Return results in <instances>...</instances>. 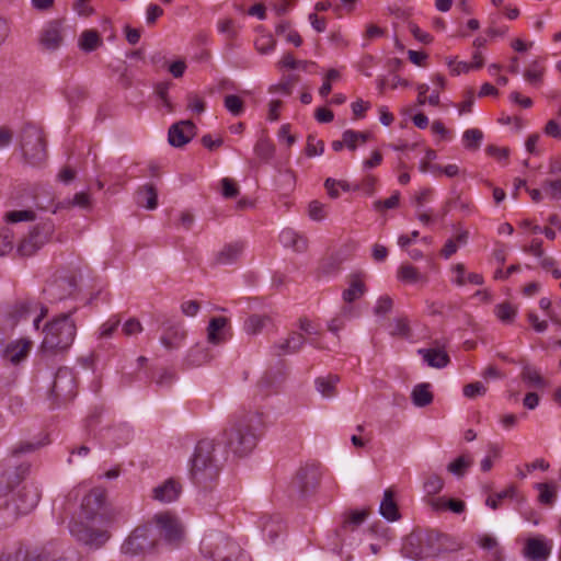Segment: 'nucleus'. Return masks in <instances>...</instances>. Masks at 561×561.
<instances>
[{"instance_id":"f257e3e1","label":"nucleus","mask_w":561,"mask_h":561,"mask_svg":"<svg viewBox=\"0 0 561 561\" xmlns=\"http://www.w3.org/2000/svg\"><path fill=\"white\" fill-rule=\"evenodd\" d=\"M263 419L257 412L237 416L222 434V443L228 451L244 457L255 448L263 430Z\"/></svg>"},{"instance_id":"f03ea898","label":"nucleus","mask_w":561,"mask_h":561,"mask_svg":"<svg viewBox=\"0 0 561 561\" xmlns=\"http://www.w3.org/2000/svg\"><path fill=\"white\" fill-rule=\"evenodd\" d=\"M76 310L60 313L43 328L42 350L53 354L67 352L77 335V324L72 318Z\"/></svg>"},{"instance_id":"7ed1b4c3","label":"nucleus","mask_w":561,"mask_h":561,"mask_svg":"<svg viewBox=\"0 0 561 561\" xmlns=\"http://www.w3.org/2000/svg\"><path fill=\"white\" fill-rule=\"evenodd\" d=\"M448 537L435 530H417L405 537L402 554L413 560H421L438 554L447 549Z\"/></svg>"},{"instance_id":"20e7f679","label":"nucleus","mask_w":561,"mask_h":561,"mask_svg":"<svg viewBox=\"0 0 561 561\" xmlns=\"http://www.w3.org/2000/svg\"><path fill=\"white\" fill-rule=\"evenodd\" d=\"M215 443L210 439H202L197 443L194 456L191 460L190 474L192 481L206 488L219 474V466L214 457Z\"/></svg>"},{"instance_id":"39448f33","label":"nucleus","mask_w":561,"mask_h":561,"mask_svg":"<svg viewBox=\"0 0 561 561\" xmlns=\"http://www.w3.org/2000/svg\"><path fill=\"white\" fill-rule=\"evenodd\" d=\"M41 493L33 484H24L12 495L11 500L0 510V518L8 517V520L0 522V526L8 527L20 515H26L38 504Z\"/></svg>"},{"instance_id":"423d86ee","label":"nucleus","mask_w":561,"mask_h":561,"mask_svg":"<svg viewBox=\"0 0 561 561\" xmlns=\"http://www.w3.org/2000/svg\"><path fill=\"white\" fill-rule=\"evenodd\" d=\"M201 550L213 561H231L232 558L244 557L240 546L220 533L205 536L201 542Z\"/></svg>"},{"instance_id":"0eeeda50","label":"nucleus","mask_w":561,"mask_h":561,"mask_svg":"<svg viewBox=\"0 0 561 561\" xmlns=\"http://www.w3.org/2000/svg\"><path fill=\"white\" fill-rule=\"evenodd\" d=\"M21 147L28 163L36 165L46 159V145L43 133L33 125H26L22 130Z\"/></svg>"},{"instance_id":"6e6552de","label":"nucleus","mask_w":561,"mask_h":561,"mask_svg":"<svg viewBox=\"0 0 561 561\" xmlns=\"http://www.w3.org/2000/svg\"><path fill=\"white\" fill-rule=\"evenodd\" d=\"M153 533L151 526L137 527L122 545V551L131 557L152 551L158 545Z\"/></svg>"},{"instance_id":"1a4fd4ad","label":"nucleus","mask_w":561,"mask_h":561,"mask_svg":"<svg viewBox=\"0 0 561 561\" xmlns=\"http://www.w3.org/2000/svg\"><path fill=\"white\" fill-rule=\"evenodd\" d=\"M77 382L73 371L67 367L59 368L50 389L51 407L72 400L76 396Z\"/></svg>"},{"instance_id":"9d476101","label":"nucleus","mask_w":561,"mask_h":561,"mask_svg":"<svg viewBox=\"0 0 561 561\" xmlns=\"http://www.w3.org/2000/svg\"><path fill=\"white\" fill-rule=\"evenodd\" d=\"M23 556L24 561H77L76 551L61 549L57 541H48L42 547H35Z\"/></svg>"},{"instance_id":"9b49d317","label":"nucleus","mask_w":561,"mask_h":561,"mask_svg":"<svg viewBox=\"0 0 561 561\" xmlns=\"http://www.w3.org/2000/svg\"><path fill=\"white\" fill-rule=\"evenodd\" d=\"M320 476L319 463H306L299 468L291 482L293 492L300 496L308 495L317 488Z\"/></svg>"},{"instance_id":"f8f14e48","label":"nucleus","mask_w":561,"mask_h":561,"mask_svg":"<svg viewBox=\"0 0 561 561\" xmlns=\"http://www.w3.org/2000/svg\"><path fill=\"white\" fill-rule=\"evenodd\" d=\"M39 310V313L34 318L33 325L36 330L39 329L41 321L46 317L48 309L32 298H23L18 300L9 312V317L14 323L26 320L31 313Z\"/></svg>"},{"instance_id":"ddd939ff","label":"nucleus","mask_w":561,"mask_h":561,"mask_svg":"<svg viewBox=\"0 0 561 561\" xmlns=\"http://www.w3.org/2000/svg\"><path fill=\"white\" fill-rule=\"evenodd\" d=\"M159 535L169 545H178L183 537V528L176 516L170 513H161L154 517Z\"/></svg>"},{"instance_id":"4468645a","label":"nucleus","mask_w":561,"mask_h":561,"mask_svg":"<svg viewBox=\"0 0 561 561\" xmlns=\"http://www.w3.org/2000/svg\"><path fill=\"white\" fill-rule=\"evenodd\" d=\"M186 339V330L180 321L167 320L163 322V332L160 343L168 351L179 350Z\"/></svg>"},{"instance_id":"2eb2a0df","label":"nucleus","mask_w":561,"mask_h":561,"mask_svg":"<svg viewBox=\"0 0 561 561\" xmlns=\"http://www.w3.org/2000/svg\"><path fill=\"white\" fill-rule=\"evenodd\" d=\"M65 26L61 21H49L42 30L39 35V44L46 50L58 49L64 42Z\"/></svg>"},{"instance_id":"dca6fc26","label":"nucleus","mask_w":561,"mask_h":561,"mask_svg":"<svg viewBox=\"0 0 561 561\" xmlns=\"http://www.w3.org/2000/svg\"><path fill=\"white\" fill-rule=\"evenodd\" d=\"M195 135V125L191 121H181L171 125L168 133V140L172 147L185 146Z\"/></svg>"},{"instance_id":"f3484780","label":"nucleus","mask_w":561,"mask_h":561,"mask_svg":"<svg viewBox=\"0 0 561 561\" xmlns=\"http://www.w3.org/2000/svg\"><path fill=\"white\" fill-rule=\"evenodd\" d=\"M104 504V494L100 490H92L81 502L80 517L85 522H93L100 514Z\"/></svg>"},{"instance_id":"a211bd4d","label":"nucleus","mask_w":561,"mask_h":561,"mask_svg":"<svg viewBox=\"0 0 561 561\" xmlns=\"http://www.w3.org/2000/svg\"><path fill=\"white\" fill-rule=\"evenodd\" d=\"M229 320L226 317H214L207 327V341L218 345L228 341L230 336Z\"/></svg>"},{"instance_id":"6ab92c4d","label":"nucleus","mask_w":561,"mask_h":561,"mask_svg":"<svg viewBox=\"0 0 561 561\" xmlns=\"http://www.w3.org/2000/svg\"><path fill=\"white\" fill-rule=\"evenodd\" d=\"M182 492L181 484L170 478L152 490V497L161 503H171L179 499Z\"/></svg>"},{"instance_id":"aec40b11","label":"nucleus","mask_w":561,"mask_h":561,"mask_svg":"<svg viewBox=\"0 0 561 561\" xmlns=\"http://www.w3.org/2000/svg\"><path fill=\"white\" fill-rule=\"evenodd\" d=\"M31 347L32 342L27 339L11 342L7 345L3 357L11 364L18 365L27 357Z\"/></svg>"},{"instance_id":"412c9836","label":"nucleus","mask_w":561,"mask_h":561,"mask_svg":"<svg viewBox=\"0 0 561 561\" xmlns=\"http://www.w3.org/2000/svg\"><path fill=\"white\" fill-rule=\"evenodd\" d=\"M417 354L430 367L437 369L446 367L450 362L449 355L439 347L419 348Z\"/></svg>"},{"instance_id":"4be33fe9","label":"nucleus","mask_w":561,"mask_h":561,"mask_svg":"<svg viewBox=\"0 0 561 561\" xmlns=\"http://www.w3.org/2000/svg\"><path fill=\"white\" fill-rule=\"evenodd\" d=\"M306 343L302 334L294 332L283 342L273 345V354L275 356H284L297 353Z\"/></svg>"},{"instance_id":"5701e85b","label":"nucleus","mask_w":561,"mask_h":561,"mask_svg":"<svg viewBox=\"0 0 561 561\" xmlns=\"http://www.w3.org/2000/svg\"><path fill=\"white\" fill-rule=\"evenodd\" d=\"M524 551L530 561H545L550 554L551 547L542 538H530Z\"/></svg>"},{"instance_id":"b1692460","label":"nucleus","mask_w":561,"mask_h":561,"mask_svg":"<svg viewBox=\"0 0 561 561\" xmlns=\"http://www.w3.org/2000/svg\"><path fill=\"white\" fill-rule=\"evenodd\" d=\"M244 249V243L236 241L226 244L216 255L215 262L219 265H231L238 261Z\"/></svg>"},{"instance_id":"393cba45","label":"nucleus","mask_w":561,"mask_h":561,"mask_svg":"<svg viewBox=\"0 0 561 561\" xmlns=\"http://www.w3.org/2000/svg\"><path fill=\"white\" fill-rule=\"evenodd\" d=\"M520 378L529 388L545 389L548 387V381L541 376L539 369L530 364L523 365Z\"/></svg>"},{"instance_id":"a878e982","label":"nucleus","mask_w":561,"mask_h":561,"mask_svg":"<svg viewBox=\"0 0 561 561\" xmlns=\"http://www.w3.org/2000/svg\"><path fill=\"white\" fill-rule=\"evenodd\" d=\"M279 242L297 252H304L307 249V240L291 228H285L280 231Z\"/></svg>"},{"instance_id":"bb28decb","label":"nucleus","mask_w":561,"mask_h":561,"mask_svg":"<svg viewBox=\"0 0 561 561\" xmlns=\"http://www.w3.org/2000/svg\"><path fill=\"white\" fill-rule=\"evenodd\" d=\"M69 530L73 537L87 545L94 543L102 535L90 528L82 520L70 523Z\"/></svg>"},{"instance_id":"cd10ccee","label":"nucleus","mask_w":561,"mask_h":561,"mask_svg":"<svg viewBox=\"0 0 561 561\" xmlns=\"http://www.w3.org/2000/svg\"><path fill=\"white\" fill-rule=\"evenodd\" d=\"M54 231L55 225L50 219H48L35 225L30 231V234L34 238L35 245H39L42 248L50 240Z\"/></svg>"},{"instance_id":"c85d7f7f","label":"nucleus","mask_w":561,"mask_h":561,"mask_svg":"<svg viewBox=\"0 0 561 561\" xmlns=\"http://www.w3.org/2000/svg\"><path fill=\"white\" fill-rule=\"evenodd\" d=\"M379 512L382 517L389 522H394L400 518L399 508L394 501V494L389 489L383 493V499L380 503Z\"/></svg>"},{"instance_id":"c756f323","label":"nucleus","mask_w":561,"mask_h":561,"mask_svg":"<svg viewBox=\"0 0 561 561\" xmlns=\"http://www.w3.org/2000/svg\"><path fill=\"white\" fill-rule=\"evenodd\" d=\"M477 545L491 553L493 561L502 560V549L497 539L489 534H481L477 536Z\"/></svg>"},{"instance_id":"7c9ffc66","label":"nucleus","mask_w":561,"mask_h":561,"mask_svg":"<svg viewBox=\"0 0 561 561\" xmlns=\"http://www.w3.org/2000/svg\"><path fill=\"white\" fill-rule=\"evenodd\" d=\"M131 436V432L127 425H119L115 428H104L101 438L103 440L111 439L116 446L126 444Z\"/></svg>"},{"instance_id":"2f4dec72","label":"nucleus","mask_w":561,"mask_h":561,"mask_svg":"<svg viewBox=\"0 0 561 561\" xmlns=\"http://www.w3.org/2000/svg\"><path fill=\"white\" fill-rule=\"evenodd\" d=\"M412 402L415 407L424 408L433 402V393L430 383H419L414 386L411 393Z\"/></svg>"},{"instance_id":"473e14b6","label":"nucleus","mask_w":561,"mask_h":561,"mask_svg":"<svg viewBox=\"0 0 561 561\" xmlns=\"http://www.w3.org/2000/svg\"><path fill=\"white\" fill-rule=\"evenodd\" d=\"M137 203L148 209H154L158 205V194L152 184H146L137 192Z\"/></svg>"},{"instance_id":"72a5a7b5","label":"nucleus","mask_w":561,"mask_h":561,"mask_svg":"<svg viewBox=\"0 0 561 561\" xmlns=\"http://www.w3.org/2000/svg\"><path fill=\"white\" fill-rule=\"evenodd\" d=\"M428 504L434 511L450 510L454 513L460 514L465 511V503L458 500H447L445 497H431Z\"/></svg>"},{"instance_id":"f704fd0d","label":"nucleus","mask_w":561,"mask_h":561,"mask_svg":"<svg viewBox=\"0 0 561 561\" xmlns=\"http://www.w3.org/2000/svg\"><path fill=\"white\" fill-rule=\"evenodd\" d=\"M366 291V286L358 275H353L348 288L343 291V300L345 302H353L360 298Z\"/></svg>"},{"instance_id":"c9c22d12","label":"nucleus","mask_w":561,"mask_h":561,"mask_svg":"<svg viewBox=\"0 0 561 561\" xmlns=\"http://www.w3.org/2000/svg\"><path fill=\"white\" fill-rule=\"evenodd\" d=\"M102 44V39L95 30H85L79 38V47L85 53L95 50Z\"/></svg>"},{"instance_id":"e433bc0d","label":"nucleus","mask_w":561,"mask_h":561,"mask_svg":"<svg viewBox=\"0 0 561 561\" xmlns=\"http://www.w3.org/2000/svg\"><path fill=\"white\" fill-rule=\"evenodd\" d=\"M271 322L270 317L262 314H252L244 321L243 329L248 334L255 335Z\"/></svg>"},{"instance_id":"4c0bfd02","label":"nucleus","mask_w":561,"mask_h":561,"mask_svg":"<svg viewBox=\"0 0 561 561\" xmlns=\"http://www.w3.org/2000/svg\"><path fill=\"white\" fill-rule=\"evenodd\" d=\"M339 382V377L335 375H329L328 377H320L316 379L317 390L324 398H332L336 394V383Z\"/></svg>"},{"instance_id":"58836bf2","label":"nucleus","mask_w":561,"mask_h":561,"mask_svg":"<svg viewBox=\"0 0 561 561\" xmlns=\"http://www.w3.org/2000/svg\"><path fill=\"white\" fill-rule=\"evenodd\" d=\"M472 463H473V458L470 455L466 454V455L459 456L454 461H451L447 466V469L453 474H455L457 477H462V476H465L467 469L469 467H471Z\"/></svg>"},{"instance_id":"ea45409f","label":"nucleus","mask_w":561,"mask_h":561,"mask_svg":"<svg viewBox=\"0 0 561 561\" xmlns=\"http://www.w3.org/2000/svg\"><path fill=\"white\" fill-rule=\"evenodd\" d=\"M543 72H545V67L541 65L540 61L535 60L525 70L524 78L528 83H530L533 85H537V84L541 83Z\"/></svg>"},{"instance_id":"a19ab883","label":"nucleus","mask_w":561,"mask_h":561,"mask_svg":"<svg viewBox=\"0 0 561 561\" xmlns=\"http://www.w3.org/2000/svg\"><path fill=\"white\" fill-rule=\"evenodd\" d=\"M483 139V133L478 128H469L462 135V141L467 149L477 150Z\"/></svg>"},{"instance_id":"79ce46f5","label":"nucleus","mask_w":561,"mask_h":561,"mask_svg":"<svg viewBox=\"0 0 561 561\" xmlns=\"http://www.w3.org/2000/svg\"><path fill=\"white\" fill-rule=\"evenodd\" d=\"M398 277L402 282L411 284L417 283L422 279V275L420 274V272L413 265L410 264H402L400 266Z\"/></svg>"},{"instance_id":"37998d69","label":"nucleus","mask_w":561,"mask_h":561,"mask_svg":"<svg viewBox=\"0 0 561 561\" xmlns=\"http://www.w3.org/2000/svg\"><path fill=\"white\" fill-rule=\"evenodd\" d=\"M517 491L514 486H508L507 489L496 493L493 496H489L485 501L486 506L492 510H497L500 507V503L502 500L511 497L513 499L516 495Z\"/></svg>"},{"instance_id":"c03bdc74","label":"nucleus","mask_w":561,"mask_h":561,"mask_svg":"<svg viewBox=\"0 0 561 561\" xmlns=\"http://www.w3.org/2000/svg\"><path fill=\"white\" fill-rule=\"evenodd\" d=\"M8 222L30 221L35 219V213L31 209L11 210L4 215Z\"/></svg>"},{"instance_id":"a18cd8bd","label":"nucleus","mask_w":561,"mask_h":561,"mask_svg":"<svg viewBox=\"0 0 561 561\" xmlns=\"http://www.w3.org/2000/svg\"><path fill=\"white\" fill-rule=\"evenodd\" d=\"M536 488L539 491L540 503L552 505L557 496L554 488L548 483H538Z\"/></svg>"},{"instance_id":"49530a36","label":"nucleus","mask_w":561,"mask_h":561,"mask_svg":"<svg viewBox=\"0 0 561 561\" xmlns=\"http://www.w3.org/2000/svg\"><path fill=\"white\" fill-rule=\"evenodd\" d=\"M41 249L39 245H35L34 238L28 233L18 245V253L21 256H31Z\"/></svg>"},{"instance_id":"de8ad7c7","label":"nucleus","mask_w":561,"mask_h":561,"mask_svg":"<svg viewBox=\"0 0 561 561\" xmlns=\"http://www.w3.org/2000/svg\"><path fill=\"white\" fill-rule=\"evenodd\" d=\"M449 66L451 68L453 75L466 73L472 69H480L483 66V60L480 59L477 62H466V61H450Z\"/></svg>"},{"instance_id":"09e8293b","label":"nucleus","mask_w":561,"mask_h":561,"mask_svg":"<svg viewBox=\"0 0 561 561\" xmlns=\"http://www.w3.org/2000/svg\"><path fill=\"white\" fill-rule=\"evenodd\" d=\"M308 215L311 220L322 221L328 215V210L324 204L319 201H312L308 206Z\"/></svg>"},{"instance_id":"8fccbe9b","label":"nucleus","mask_w":561,"mask_h":561,"mask_svg":"<svg viewBox=\"0 0 561 561\" xmlns=\"http://www.w3.org/2000/svg\"><path fill=\"white\" fill-rule=\"evenodd\" d=\"M543 192L552 199H561V179L545 180L541 184Z\"/></svg>"},{"instance_id":"3c124183","label":"nucleus","mask_w":561,"mask_h":561,"mask_svg":"<svg viewBox=\"0 0 561 561\" xmlns=\"http://www.w3.org/2000/svg\"><path fill=\"white\" fill-rule=\"evenodd\" d=\"M444 486L443 479L437 474H431L424 482V491L427 495H435L442 491Z\"/></svg>"},{"instance_id":"603ef678","label":"nucleus","mask_w":561,"mask_h":561,"mask_svg":"<svg viewBox=\"0 0 561 561\" xmlns=\"http://www.w3.org/2000/svg\"><path fill=\"white\" fill-rule=\"evenodd\" d=\"M224 103L225 107L234 116H239L243 112V101L238 95H226Z\"/></svg>"},{"instance_id":"864d4df0","label":"nucleus","mask_w":561,"mask_h":561,"mask_svg":"<svg viewBox=\"0 0 561 561\" xmlns=\"http://www.w3.org/2000/svg\"><path fill=\"white\" fill-rule=\"evenodd\" d=\"M30 471V466L22 463L15 468L14 472L8 473V488L13 490L14 485H18L19 482L26 477Z\"/></svg>"},{"instance_id":"5fc2aeb1","label":"nucleus","mask_w":561,"mask_h":561,"mask_svg":"<svg viewBox=\"0 0 561 561\" xmlns=\"http://www.w3.org/2000/svg\"><path fill=\"white\" fill-rule=\"evenodd\" d=\"M254 151L260 159L270 160L274 154V146L266 139H260L254 147Z\"/></svg>"},{"instance_id":"6e6d98bb","label":"nucleus","mask_w":561,"mask_h":561,"mask_svg":"<svg viewBox=\"0 0 561 561\" xmlns=\"http://www.w3.org/2000/svg\"><path fill=\"white\" fill-rule=\"evenodd\" d=\"M324 142L317 139L313 135H309L307 138L306 154L308 157L320 156L323 153Z\"/></svg>"},{"instance_id":"4d7b16f0","label":"nucleus","mask_w":561,"mask_h":561,"mask_svg":"<svg viewBox=\"0 0 561 561\" xmlns=\"http://www.w3.org/2000/svg\"><path fill=\"white\" fill-rule=\"evenodd\" d=\"M13 249V232L9 228L0 229V256Z\"/></svg>"},{"instance_id":"13d9d810","label":"nucleus","mask_w":561,"mask_h":561,"mask_svg":"<svg viewBox=\"0 0 561 561\" xmlns=\"http://www.w3.org/2000/svg\"><path fill=\"white\" fill-rule=\"evenodd\" d=\"M400 201V193L397 191L394 192L389 198L381 201L377 199L374 202V209L377 211H383L387 209H393L399 205Z\"/></svg>"},{"instance_id":"bf43d9fd","label":"nucleus","mask_w":561,"mask_h":561,"mask_svg":"<svg viewBox=\"0 0 561 561\" xmlns=\"http://www.w3.org/2000/svg\"><path fill=\"white\" fill-rule=\"evenodd\" d=\"M352 308L351 307H343L340 314L334 317L329 323L328 329L330 332L337 334L345 325L344 317L348 313H351Z\"/></svg>"},{"instance_id":"052dcab7","label":"nucleus","mask_w":561,"mask_h":561,"mask_svg":"<svg viewBox=\"0 0 561 561\" xmlns=\"http://www.w3.org/2000/svg\"><path fill=\"white\" fill-rule=\"evenodd\" d=\"M409 323L405 318H397L390 324V334L399 335V336H408L409 335Z\"/></svg>"},{"instance_id":"680f3d73","label":"nucleus","mask_w":561,"mask_h":561,"mask_svg":"<svg viewBox=\"0 0 561 561\" xmlns=\"http://www.w3.org/2000/svg\"><path fill=\"white\" fill-rule=\"evenodd\" d=\"M447 205H453L454 208H458L465 215H470L474 209V206L471 201L463 199L459 195H457L454 198L448 199Z\"/></svg>"},{"instance_id":"e2e57ef3","label":"nucleus","mask_w":561,"mask_h":561,"mask_svg":"<svg viewBox=\"0 0 561 561\" xmlns=\"http://www.w3.org/2000/svg\"><path fill=\"white\" fill-rule=\"evenodd\" d=\"M220 183L221 194L225 198H234L239 194L238 185L233 180L224 178Z\"/></svg>"},{"instance_id":"0e129e2a","label":"nucleus","mask_w":561,"mask_h":561,"mask_svg":"<svg viewBox=\"0 0 561 561\" xmlns=\"http://www.w3.org/2000/svg\"><path fill=\"white\" fill-rule=\"evenodd\" d=\"M486 388L480 381L471 382L463 387V396L470 399L484 396Z\"/></svg>"},{"instance_id":"69168bd1","label":"nucleus","mask_w":561,"mask_h":561,"mask_svg":"<svg viewBox=\"0 0 561 561\" xmlns=\"http://www.w3.org/2000/svg\"><path fill=\"white\" fill-rule=\"evenodd\" d=\"M392 299L389 296H381L377 300V304L374 308V313L376 316H385L392 309Z\"/></svg>"},{"instance_id":"338daca9","label":"nucleus","mask_w":561,"mask_h":561,"mask_svg":"<svg viewBox=\"0 0 561 561\" xmlns=\"http://www.w3.org/2000/svg\"><path fill=\"white\" fill-rule=\"evenodd\" d=\"M516 314V310L510 304H501L496 307V316L504 322H510Z\"/></svg>"},{"instance_id":"774afa93","label":"nucleus","mask_w":561,"mask_h":561,"mask_svg":"<svg viewBox=\"0 0 561 561\" xmlns=\"http://www.w3.org/2000/svg\"><path fill=\"white\" fill-rule=\"evenodd\" d=\"M377 179L373 175L365 176L362 182L353 187V190H362L366 195H373L375 193V185Z\"/></svg>"}]
</instances>
